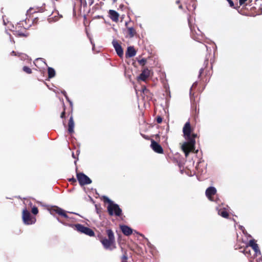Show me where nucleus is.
<instances>
[{
	"label": "nucleus",
	"mask_w": 262,
	"mask_h": 262,
	"mask_svg": "<svg viewBox=\"0 0 262 262\" xmlns=\"http://www.w3.org/2000/svg\"><path fill=\"white\" fill-rule=\"evenodd\" d=\"M120 228L122 233L126 236H129L133 233V229L127 225H121Z\"/></svg>",
	"instance_id": "ddd939ff"
},
{
	"label": "nucleus",
	"mask_w": 262,
	"mask_h": 262,
	"mask_svg": "<svg viewBox=\"0 0 262 262\" xmlns=\"http://www.w3.org/2000/svg\"><path fill=\"white\" fill-rule=\"evenodd\" d=\"M74 122L73 120V117L72 116H71L70 118L68 124V132L69 133L71 134L74 132Z\"/></svg>",
	"instance_id": "f3484780"
},
{
	"label": "nucleus",
	"mask_w": 262,
	"mask_h": 262,
	"mask_svg": "<svg viewBox=\"0 0 262 262\" xmlns=\"http://www.w3.org/2000/svg\"><path fill=\"white\" fill-rule=\"evenodd\" d=\"M258 262H262V258L261 257L259 258V261H258Z\"/></svg>",
	"instance_id": "de8ad7c7"
},
{
	"label": "nucleus",
	"mask_w": 262,
	"mask_h": 262,
	"mask_svg": "<svg viewBox=\"0 0 262 262\" xmlns=\"http://www.w3.org/2000/svg\"><path fill=\"white\" fill-rule=\"evenodd\" d=\"M110 18L115 22H117L119 19V13L114 10H110L108 12Z\"/></svg>",
	"instance_id": "2eb2a0df"
},
{
	"label": "nucleus",
	"mask_w": 262,
	"mask_h": 262,
	"mask_svg": "<svg viewBox=\"0 0 262 262\" xmlns=\"http://www.w3.org/2000/svg\"><path fill=\"white\" fill-rule=\"evenodd\" d=\"M203 71H204L203 68L200 69V71H199V77H200L201 76V75L203 73Z\"/></svg>",
	"instance_id": "e433bc0d"
},
{
	"label": "nucleus",
	"mask_w": 262,
	"mask_h": 262,
	"mask_svg": "<svg viewBox=\"0 0 262 262\" xmlns=\"http://www.w3.org/2000/svg\"><path fill=\"white\" fill-rule=\"evenodd\" d=\"M112 45L117 55L120 57H122L123 55V51L121 46L119 43L118 41L116 39H113Z\"/></svg>",
	"instance_id": "6e6552de"
},
{
	"label": "nucleus",
	"mask_w": 262,
	"mask_h": 262,
	"mask_svg": "<svg viewBox=\"0 0 262 262\" xmlns=\"http://www.w3.org/2000/svg\"><path fill=\"white\" fill-rule=\"evenodd\" d=\"M23 23L24 21H20L19 23H17L16 26V29H19L21 28L23 26Z\"/></svg>",
	"instance_id": "c756f323"
},
{
	"label": "nucleus",
	"mask_w": 262,
	"mask_h": 262,
	"mask_svg": "<svg viewBox=\"0 0 262 262\" xmlns=\"http://www.w3.org/2000/svg\"><path fill=\"white\" fill-rule=\"evenodd\" d=\"M62 93L64 95V96L66 98L67 100L69 102L70 105L72 106L73 104L72 102L69 100V98L68 97V96L67 95V93H66V91L62 92Z\"/></svg>",
	"instance_id": "c85d7f7f"
},
{
	"label": "nucleus",
	"mask_w": 262,
	"mask_h": 262,
	"mask_svg": "<svg viewBox=\"0 0 262 262\" xmlns=\"http://www.w3.org/2000/svg\"><path fill=\"white\" fill-rule=\"evenodd\" d=\"M58 214L64 217L66 219H69V216L66 213V211L63 209H59Z\"/></svg>",
	"instance_id": "5701e85b"
},
{
	"label": "nucleus",
	"mask_w": 262,
	"mask_h": 262,
	"mask_svg": "<svg viewBox=\"0 0 262 262\" xmlns=\"http://www.w3.org/2000/svg\"><path fill=\"white\" fill-rule=\"evenodd\" d=\"M150 72V70L147 68L144 69L142 71V72L139 76L138 78L142 81H145L149 76Z\"/></svg>",
	"instance_id": "f8f14e48"
},
{
	"label": "nucleus",
	"mask_w": 262,
	"mask_h": 262,
	"mask_svg": "<svg viewBox=\"0 0 262 262\" xmlns=\"http://www.w3.org/2000/svg\"><path fill=\"white\" fill-rule=\"evenodd\" d=\"M107 209L108 214L111 216L115 215L120 216L122 214V209L117 204L114 203L112 205H108Z\"/></svg>",
	"instance_id": "39448f33"
},
{
	"label": "nucleus",
	"mask_w": 262,
	"mask_h": 262,
	"mask_svg": "<svg viewBox=\"0 0 262 262\" xmlns=\"http://www.w3.org/2000/svg\"><path fill=\"white\" fill-rule=\"evenodd\" d=\"M15 35H17L20 37H27L29 36L28 33H23L20 32L19 30L15 31Z\"/></svg>",
	"instance_id": "4be33fe9"
},
{
	"label": "nucleus",
	"mask_w": 262,
	"mask_h": 262,
	"mask_svg": "<svg viewBox=\"0 0 262 262\" xmlns=\"http://www.w3.org/2000/svg\"><path fill=\"white\" fill-rule=\"evenodd\" d=\"M4 23L5 25L6 24L5 20H4Z\"/></svg>",
	"instance_id": "4d7b16f0"
},
{
	"label": "nucleus",
	"mask_w": 262,
	"mask_h": 262,
	"mask_svg": "<svg viewBox=\"0 0 262 262\" xmlns=\"http://www.w3.org/2000/svg\"><path fill=\"white\" fill-rule=\"evenodd\" d=\"M69 213H72V214H77V215H78V213H75V212H68Z\"/></svg>",
	"instance_id": "a18cd8bd"
},
{
	"label": "nucleus",
	"mask_w": 262,
	"mask_h": 262,
	"mask_svg": "<svg viewBox=\"0 0 262 262\" xmlns=\"http://www.w3.org/2000/svg\"><path fill=\"white\" fill-rule=\"evenodd\" d=\"M216 193V189L214 187L210 186L207 188L205 191V194L207 198L213 201L212 196L214 195Z\"/></svg>",
	"instance_id": "9d476101"
},
{
	"label": "nucleus",
	"mask_w": 262,
	"mask_h": 262,
	"mask_svg": "<svg viewBox=\"0 0 262 262\" xmlns=\"http://www.w3.org/2000/svg\"><path fill=\"white\" fill-rule=\"evenodd\" d=\"M57 220H58V221L59 222H60V223L62 224L63 225H68V224H65L63 222L60 221L58 217H57Z\"/></svg>",
	"instance_id": "a19ab883"
},
{
	"label": "nucleus",
	"mask_w": 262,
	"mask_h": 262,
	"mask_svg": "<svg viewBox=\"0 0 262 262\" xmlns=\"http://www.w3.org/2000/svg\"><path fill=\"white\" fill-rule=\"evenodd\" d=\"M77 179L80 186H84L92 183L90 178L82 172L77 173Z\"/></svg>",
	"instance_id": "0eeeda50"
},
{
	"label": "nucleus",
	"mask_w": 262,
	"mask_h": 262,
	"mask_svg": "<svg viewBox=\"0 0 262 262\" xmlns=\"http://www.w3.org/2000/svg\"><path fill=\"white\" fill-rule=\"evenodd\" d=\"M11 54L12 55H14V56H16V55H16V53H15L14 51H13L11 52Z\"/></svg>",
	"instance_id": "c03bdc74"
},
{
	"label": "nucleus",
	"mask_w": 262,
	"mask_h": 262,
	"mask_svg": "<svg viewBox=\"0 0 262 262\" xmlns=\"http://www.w3.org/2000/svg\"><path fill=\"white\" fill-rule=\"evenodd\" d=\"M127 29L129 38L134 37L137 33L135 28L133 27H127Z\"/></svg>",
	"instance_id": "6ab92c4d"
},
{
	"label": "nucleus",
	"mask_w": 262,
	"mask_h": 262,
	"mask_svg": "<svg viewBox=\"0 0 262 262\" xmlns=\"http://www.w3.org/2000/svg\"><path fill=\"white\" fill-rule=\"evenodd\" d=\"M247 0H239V4L240 6L244 5Z\"/></svg>",
	"instance_id": "c9c22d12"
},
{
	"label": "nucleus",
	"mask_w": 262,
	"mask_h": 262,
	"mask_svg": "<svg viewBox=\"0 0 262 262\" xmlns=\"http://www.w3.org/2000/svg\"><path fill=\"white\" fill-rule=\"evenodd\" d=\"M196 84H197V82H195L193 83V85H196Z\"/></svg>",
	"instance_id": "603ef678"
},
{
	"label": "nucleus",
	"mask_w": 262,
	"mask_h": 262,
	"mask_svg": "<svg viewBox=\"0 0 262 262\" xmlns=\"http://www.w3.org/2000/svg\"><path fill=\"white\" fill-rule=\"evenodd\" d=\"M148 92V90L147 89H146V88L143 89V93L144 94L147 93Z\"/></svg>",
	"instance_id": "79ce46f5"
},
{
	"label": "nucleus",
	"mask_w": 262,
	"mask_h": 262,
	"mask_svg": "<svg viewBox=\"0 0 262 262\" xmlns=\"http://www.w3.org/2000/svg\"><path fill=\"white\" fill-rule=\"evenodd\" d=\"M179 8L180 9H182V5H180V6H179Z\"/></svg>",
	"instance_id": "8fccbe9b"
},
{
	"label": "nucleus",
	"mask_w": 262,
	"mask_h": 262,
	"mask_svg": "<svg viewBox=\"0 0 262 262\" xmlns=\"http://www.w3.org/2000/svg\"><path fill=\"white\" fill-rule=\"evenodd\" d=\"M23 71L27 73V74H31L32 73V70L31 69L27 66H24L23 68Z\"/></svg>",
	"instance_id": "bb28decb"
},
{
	"label": "nucleus",
	"mask_w": 262,
	"mask_h": 262,
	"mask_svg": "<svg viewBox=\"0 0 262 262\" xmlns=\"http://www.w3.org/2000/svg\"><path fill=\"white\" fill-rule=\"evenodd\" d=\"M140 235L141 236L144 237V235H143L142 234H140Z\"/></svg>",
	"instance_id": "5fc2aeb1"
},
{
	"label": "nucleus",
	"mask_w": 262,
	"mask_h": 262,
	"mask_svg": "<svg viewBox=\"0 0 262 262\" xmlns=\"http://www.w3.org/2000/svg\"><path fill=\"white\" fill-rule=\"evenodd\" d=\"M127 259V256L126 255H123L122 256V262H124V260H126Z\"/></svg>",
	"instance_id": "4c0bfd02"
},
{
	"label": "nucleus",
	"mask_w": 262,
	"mask_h": 262,
	"mask_svg": "<svg viewBox=\"0 0 262 262\" xmlns=\"http://www.w3.org/2000/svg\"><path fill=\"white\" fill-rule=\"evenodd\" d=\"M146 240L147 241L148 243H147V245L149 247L151 248L152 245L151 244V243L148 241V239L146 238Z\"/></svg>",
	"instance_id": "37998d69"
},
{
	"label": "nucleus",
	"mask_w": 262,
	"mask_h": 262,
	"mask_svg": "<svg viewBox=\"0 0 262 262\" xmlns=\"http://www.w3.org/2000/svg\"><path fill=\"white\" fill-rule=\"evenodd\" d=\"M239 228L243 231V232L244 234H246L247 233L246 231L245 230L244 227H243V226H239Z\"/></svg>",
	"instance_id": "f704fd0d"
},
{
	"label": "nucleus",
	"mask_w": 262,
	"mask_h": 262,
	"mask_svg": "<svg viewBox=\"0 0 262 262\" xmlns=\"http://www.w3.org/2000/svg\"><path fill=\"white\" fill-rule=\"evenodd\" d=\"M242 252L245 254V255L248 256L250 254V250L249 249L248 247H246Z\"/></svg>",
	"instance_id": "a878e982"
},
{
	"label": "nucleus",
	"mask_w": 262,
	"mask_h": 262,
	"mask_svg": "<svg viewBox=\"0 0 262 262\" xmlns=\"http://www.w3.org/2000/svg\"><path fill=\"white\" fill-rule=\"evenodd\" d=\"M32 212L33 214H37L38 212V210L37 209V208L35 206H34L32 208Z\"/></svg>",
	"instance_id": "cd10ccee"
},
{
	"label": "nucleus",
	"mask_w": 262,
	"mask_h": 262,
	"mask_svg": "<svg viewBox=\"0 0 262 262\" xmlns=\"http://www.w3.org/2000/svg\"><path fill=\"white\" fill-rule=\"evenodd\" d=\"M72 157L74 158H75V155H74V154L73 153L72 154Z\"/></svg>",
	"instance_id": "3c124183"
},
{
	"label": "nucleus",
	"mask_w": 262,
	"mask_h": 262,
	"mask_svg": "<svg viewBox=\"0 0 262 262\" xmlns=\"http://www.w3.org/2000/svg\"><path fill=\"white\" fill-rule=\"evenodd\" d=\"M205 47L206 48L207 50H208V47L207 46H205Z\"/></svg>",
	"instance_id": "6e6d98bb"
},
{
	"label": "nucleus",
	"mask_w": 262,
	"mask_h": 262,
	"mask_svg": "<svg viewBox=\"0 0 262 262\" xmlns=\"http://www.w3.org/2000/svg\"><path fill=\"white\" fill-rule=\"evenodd\" d=\"M59 209H62V208L58 206H52L49 209V210L51 214L54 215V213H56L58 214Z\"/></svg>",
	"instance_id": "aec40b11"
},
{
	"label": "nucleus",
	"mask_w": 262,
	"mask_h": 262,
	"mask_svg": "<svg viewBox=\"0 0 262 262\" xmlns=\"http://www.w3.org/2000/svg\"><path fill=\"white\" fill-rule=\"evenodd\" d=\"M249 246L251 247L255 252L256 255H261L260 251L259 249L258 245L255 243L254 239H251L249 241Z\"/></svg>",
	"instance_id": "9b49d317"
},
{
	"label": "nucleus",
	"mask_w": 262,
	"mask_h": 262,
	"mask_svg": "<svg viewBox=\"0 0 262 262\" xmlns=\"http://www.w3.org/2000/svg\"><path fill=\"white\" fill-rule=\"evenodd\" d=\"M37 12H42L45 11V9L42 7H39V8H37Z\"/></svg>",
	"instance_id": "72a5a7b5"
},
{
	"label": "nucleus",
	"mask_w": 262,
	"mask_h": 262,
	"mask_svg": "<svg viewBox=\"0 0 262 262\" xmlns=\"http://www.w3.org/2000/svg\"><path fill=\"white\" fill-rule=\"evenodd\" d=\"M103 199L105 202H106L108 203V205H112L115 203L110 200L107 196H103Z\"/></svg>",
	"instance_id": "393cba45"
},
{
	"label": "nucleus",
	"mask_w": 262,
	"mask_h": 262,
	"mask_svg": "<svg viewBox=\"0 0 262 262\" xmlns=\"http://www.w3.org/2000/svg\"><path fill=\"white\" fill-rule=\"evenodd\" d=\"M108 238H103L101 240L104 249L106 250H112L115 247L114 246L115 237L113 231L111 229H107L106 231Z\"/></svg>",
	"instance_id": "f03ea898"
},
{
	"label": "nucleus",
	"mask_w": 262,
	"mask_h": 262,
	"mask_svg": "<svg viewBox=\"0 0 262 262\" xmlns=\"http://www.w3.org/2000/svg\"><path fill=\"white\" fill-rule=\"evenodd\" d=\"M191 1H192V6H191L192 9L191 8L190 6H187V9L189 11H191V10L192 11H194L196 7V4H195V1L196 0H191Z\"/></svg>",
	"instance_id": "b1692460"
},
{
	"label": "nucleus",
	"mask_w": 262,
	"mask_h": 262,
	"mask_svg": "<svg viewBox=\"0 0 262 262\" xmlns=\"http://www.w3.org/2000/svg\"><path fill=\"white\" fill-rule=\"evenodd\" d=\"M156 119L158 123H161L162 122V118L161 116H158Z\"/></svg>",
	"instance_id": "2f4dec72"
},
{
	"label": "nucleus",
	"mask_w": 262,
	"mask_h": 262,
	"mask_svg": "<svg viewBox=\"0 0 262 262\" xmlns=\"http://www.w3.org/2000/svg\"><path fill=\"white\" fill-rule=\"evenodd\" d=\"M60 117L61 118H64L65 117V112L64 111H63L61 113Z\"/></svg>",
	"instance_id": "58836bf2"
},
{
	"label": "nucleus",
	"mask_w": 262,
	"mask_h": 262,
	"mask_svg": "<svg viewBox=\"0 0 262 262\" xmlns=\"http://www.w3.org/2000/svg\"><path fill=\"white\" fill-rule=\"evenodd\" d=\"M183 132L187 142H188L190 145V148L193 149L195 144V139L196 137V134H191V128L189 121H187L185 124L183 128Z\"/></svg>",
	"instance_id": "f257e3e1"
},
{
	"label": "nucleus",
	"mask_w": 262,
	"mask_h": 262,
	"mask_svg": "<svg viewBox=\"0 0 262 262\" xmlns=\"http://www.w3.org/2000/svg\"><path fill=\"white\" fill-rule=\"evenodd\" d=\"M188 21L190 30V35L191 37L194 40L198 42H201L203 37L202 32L198 27L192 24L189 18H188Z\"/></svg>",
	"instance_id": "7ed1b4c3"
},
{
	"label": "nucleus",
	"mask_w": 262,
	"mask_h": 262,
	"mask_svg": "<svg viewBox=\"0 0 262 262\" xmlns=\"http://www.w3.org/2000/svg\"><path fill=\"white\" fill-rule=\"evenodd\" d=\"M81 2L82 1V0H80Z\"/></svg>",
	"instance_id": "13d9d810"
},
{
	"label": "nucleus",
	"mask_w": 262,
	"mask_h": 262,
	"mask_svg": "<svg viewBox=\"0 0 262 262\" xmlns=\"http://www.w3.org/2000/svg\"><path fill=\"white\" fill-rule=\"evenodd\" d=\"M216 209L219 215L224 218H227L228 217L229 214L224 209L219 208V207H217Z\"/></svg>",
	"instance_id": "a211bd4d"
},
{
	"label": "nucleus",
	"mask_w": 262,
	"mask_h": 262,
	"mask_svg": "<svg viewBox=\"0 0 262 262\" xmlns=\"http://www.w3.org/2000/svg\"><path fill=\"white\" fill-rule=\"evenodd\" d=\"M150 146L152 150L156 152L158 154H162L163 152L162 146L155 141H151Z\"/></svg>",
	"instance_id": "1a4fd4ad"
},
{
	"label": "nucleus",
	"mask_w": 262,
	"mask_h": 262,
	"mask_svg": "<svg viewBox=\"0 0 262 262\" xmlns=\"http://www.w3.org/2000/svg\"><path fill=\"white\" fill-rule=\"evenodd\" d=\"M142 135V136L145 139H147L146 137L145 136V135H143V134H141Z\"/></svg>",
	"instance_id": "49530a36"
},
{
	"label": "nucleus",
	"mask_w": 262,
	"mask_h": 262,
	"mask_svg": "<svg viewBox=\"0 0 262 262\" xmlns=\"http://www.w3.org/2000/svg\"><path fill=\"white\" fill-rule=\"evenodd\" d=\"M176 3H177V4H179V3H180V1H177L176 2Z\"/></svg>",
	"instance_id": "864d4df0"
},
{
	"label": "nucleus",
	"mask_w": 262,
	"mask_h": 262,
	"mask_svg": "<svg viewBox=\"0 0 262 262\" xmlns=\"http://www.w3.org/2000/svg\"><path fill=\"white\" fill-rule=\"evenodd\" d=\"M69 226L71 227L74 226L77 231L90 236H94L95 235V233L92 229L81 224H77L74 225H69Z\"/></svg>",
	"instance_id": "20e7f679"
},
{
	"label": "nucleus",
	"mask_w": 262,
	"mask_h": 262,
	"mask_svg": "<svg viewBox=\"0 0 262 262\" xmlns=\"http://www.w3.org/2000/svg\"><path fill=\"white\" fill-rule=\"evenodd\" d=\"M22 218L23 222L25 225H32L36 222V219L31 216L30 213L26 208L23 211Z\"/></svg>",
	"instance_id": "423d86ee"
},
{
	"label": "nucleus",
	"mask_w": 262,
	"mask_h": 262,
	"mask_svg": "<svg viewBox=\"0 0 262 262\" xmlns=\"http://www.w3.org/2000/svg\"><path fill=\"white\" fill-rule=\"evenodd\" d=\"M69 181L76 182V180L74 178H72L69 179Z\"/></svg>",
	"instance_id": "ea45409f"
},
{
	"label": "nucleus",
	"mask_w": 262,
	"mask_h": 262,
	"mask_svg": "<svg viewBox=\"0 0 262 262\" xmlns=\"http://www.w3.org/2000/svg\"><path fill=\"white\" fill-rule=\"evenodd\" d=\"M138 62L141 65H144L146 62V60L145 58H142L139 60Z\"/></svg>",
	"instance_id": "7c9ffc66"
},
{
	"label": "nucleus",
	"mask_w": 262,
	"mask_h": 262,
	"mask_svg": "<svg viewBox=\"0 0 262 262\" xmlns=\"http://www.w3.org/2000/svg\"><path fill=\"white\" fill-rule=\"evenodd\" d=\"M136 54V51L135 50L134 47L130 46L127 49V51L125 54L126 57L130 58L134 57Z\"/></svg>",
	"instance_id": "dca6fc26"
},
{
	"label": "nucleus",
	"mask_w": 262,
	"mask_h": 262,
	"mask_svg": "<svg viewBox=\"0 0 262 262\" xmlns=\"http://www.w3.org/2000/svg\"><path fill=\"white\" fill-rule=\"evenodd\" d=\"M230 7H232L234 6V3L232 0H227Z\"/></svg>",
	"instance_id": "473e14b6"
},
{
	"label": "nucleus",
	"mask_w": 262,
	"mask_h": 262,
	"mask_svg": "<svg viewBox=\"0 0 262 262\" xmlns=\"http://www.w3.org/2000/svg\"><path fill=\"white\" fill-rule=\"evenodd\" d=\"M182 148L184 152H185V156L187 157L188 155H189V152L193 151L195 149V146H194L193 149H191L190 148L189 144L188 143V142H186L182 146Z\"/></svg>",
	"instance_id": "4468645a"
},
{
	"label": "nucleus",
	"mask_w": 262,
	"mask_h": 262,
	"mask_svg": "<svg viewBox=\"0 0 262 262\" xmlns=\"http://www.w3.org/2000/svg\"><path fill=\"white\" fill-rule=\"evenodd\" d=\"M48 77L49 78H52L54 77L55 75V71L53 68L51 67H48Z\"/></svg>",
	"instance_id": "412c9836"
},
{
	"label": "nucleus",
	"mask_w": 262,
	"mask_h": 262,
	"mask_svg": "<svg viewBox=\"0 0 262 262\" xmlns=\"http://www.w3.org/2000/svg\"><path fill=\"white\" fill-rule=\"evenodd\" d=\"M128 23V22H125V26L126 27V28L128 27H127Z\"/></svg>",
	"instance_id": "09e8293b"
}]
</instances>
